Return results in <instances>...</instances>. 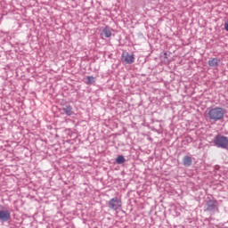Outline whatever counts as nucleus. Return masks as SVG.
<instances>
[{
  "label": "nucleus",
  "mask_w": 228,
  "mask_h": 228,
  "mask_svg": "<svg viewBox=\"0 0 228 228\" xmlns=\"http://www.w3.org/2000/svg\"><path fill=\"white\" fill-rule=\"evenodd\" d=\"M208 118L213 122H218V120H222L224 116L225 115V110L224 108L215 107L208 110Z\"/></svg>",
  "instance_id": "f257e3e1"
},
{
  "label": "nucleus",
  "mask_w": 228,
  "mask_h": 228,
  "mask_svg": "<svg viewBox=\"0 0 228 228\" xmlns=\"http://www.w3.org/2000/svg\"><path fill=\"white\" fill-rule=\"evenodd\" d=\"M215 145L220 149H227L228 147V137L224 135H216L214 140Z\"/></svg>",
  "instance_id": "f03ea898"
},
{
  "label": "nucleus",
  "mask_w": 228,
  "mask_h": 228,
  "mask_svg": "<svg viewBox=\"0 0 228 228\" xmlns=\"http://www.w3.org/2000/svg\"><path fill=\"white\" fill-rule=\"evenodd\" d=\"M123 61L126 63L127 65H131L132 63H134V55L129 54L128 53H123L122 55Z\"/></svg>",
  "instance_id": "7ed1b4c3"
},
{
  "label": "nucleus",
  "mask_w": 228,
  "mask_h": 228,
  "mask_svg": "<svg viewBox=\"0 0 228 228\" xmlns=\"http://www.w3.org/2000/svg\"><path fill=\"white\" fill-rule=\"evenodd\" d=\"M10 216H11L10 211L8 210L0 211V220H2V222H8Z\"/></svg>",
  "instance_id": "20e7f679"
},
{
  "label": "nucleus",
  "mask_w": 228,
  "mask_h": 228,
  "mask_svg": "<svg viewBox=\"0 0 228 228\" xmlns=\"http://www.w3.org/2000/svg\"><path fill=\"white\" fill-rule=\"evenodd\" d=\"M111 31H113V29H111V28L106 26L102 33H101V37H104L105 38H110L111 37Z\"/></svg>",
  "instance_id": "39448f33"
},
{
  "label": "nucleus",
  "mask_w": 228,
  "mask_h": 228,
  "mask_svg": "<svg viewBox=\"0 0 228 228\" xmlns=\"http://www.w3.org/2000/svg\"><path fill=\"white\" fill-rule=\"evenodd\" d=\"M120 206H122V201L120 200H110L109 202V207L110 208V209H118Z\"/></svg>",
  "instance_id": "423d86ee"
},
{
  "label": "nucleus",
  "mask_w": 228,
  "mask_h": 228,
  "mask_svg": "<svg viewBox=\"0 0 228 228\" xmlns=\"http://www.w3.org/2000/svg\"><path fill=\"white\" fill-rule=\"evenodd\" d=\"M191 163H193V159L190 156H184L183 159V167H191Z\"/></svg>",
  "instance_id": "0eeeda50"
},
{
  "label": "nucleus",
  "mask_w": 228,
  "mask_h": 228,
  "mask_svg": "<svg viewBox=\"0 0 228 228\" xmlns=\"http://www.w3.org/2000/svg\"><path fill=\"white\" fill-rule=\"evenodd\" d=\"M208 65L212 68L218 67L220 65V59L218 58H211L208 61Z\"/></svg>",
  "instance_id": "6e6552de"
},
{
  "label": "nucleus",
  "mask_w": 228,
  "mask_h": 228,
  "mask_svg": "<svg viewBox=\"0 0 228 228\" xmlns=\"http://www.w3.org/2000/svg\"><path fill=\"white\" fill-rule=\"evenodd\" d=\"M62 110L64 113H66V115H68L69 117H70V115H74V111L72 110V106L70 105H67Z\"/></svg>",
  "instance_id": "1a4fd4ad"
},
{
  "label": "nucleus",
  "mask_w": 228,
  "mask_h": 228,
  "mask_svg": "<svg viewBox=\"0 0 228 228\" xmlns=\"http://www.w3.org/2000/svg\"><path fill=\"white\" fill-rule=\"evenodd\" d=\"M116 163L117 165H122V163H126V159L124 158V156L119 155L116 159Z\"/></svg>",
  "instance_id": "9d476101"
},
{
  "label": "nucleus",
  "mask_w": 228,
  "mask_h": 228,
  "mask_svg": "<svg viewBox=\"0 0 228 228\" xmlns=\"http://www.w3.org/2000/svg\"><path fill=\"white\" fill-rule=\"evenodd\" d=\"M86 79H87L86 85H94V83H95V77L94 76H87Z\"/></svg>",
  "instance_id": "9b49d317"
},
{
  "label": "nucleus",
  "mask_w": 228,
  "mask_h": 228,
  "mask_svg": "<svg viewBox=\"0 0 228 228\" xmlns=\"http://www.w3.org/2000/svg\"><path fill=\"white\" fill-rule=\"evenodd\" d=\"M215 208H216V206H215V204L213 203H208V207L207 208L208 211H213V209H215Z\"/></svg>",
  "instance_id": "f8f14e48"
},
{
  "label": "nucleus",
  "mask_w": 228,
  "mask_h": 228,
  "mask_svg": "<svg viewBox=\"0 0 228 228\" xmlns=\"http://www.w3.org/2000/svg\"><path fill=\"white\" fill-rule=\"evenodd\" d=\"M224 29L228 31V20L224 23Z\"/></svg>",
  "instance_id": "ddd939ff"
},
{
  "label": "nucleus",
  "mask_w": 228,
  "mask_h": 228,
  "mask_svg": "<svg viewBox=\"0 0 228 228\" xmlns=\"http://www.w3.org/2000/svg\"><path fill=\"white\" fill-rule=\"evenodd\" d=\"M111 200H115V198H112Z\"/></svg>",
  "instance_id": "4468645a"
}]
</instances>
